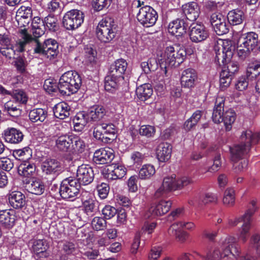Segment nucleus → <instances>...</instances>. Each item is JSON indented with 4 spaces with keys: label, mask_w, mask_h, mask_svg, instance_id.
Wrapping results in <instances>:
<instances>
[{
    "label": "nucleus",
    "mask_w": 260,
    "mask_h": 260,
    "mask_svg": "<svg viewBox=\"0 0 260 260\" xmlns=\"http://www.w3.org/2000/svg\"><path fill=\"white\" fill-rule=\"evenodd\" d=\"M112 0H92V5L97 11H101L109 6Z\"/></svg>",
    "instance_id": "774afa93"
},
{
    "label": "nucleus",
    "mask_w": 260,
    "mask_h": 260,
    "mask_svg": "<svg viewBox=\"0 0 260 260\" xmlns=\"http://www.w3.org/2000/svg\"><path fill=\"white\" fill-rule=\"evenodd\" d=\"M76 251V247L75 244L70 241H65L63 242L61 251L66 255H72L74 254Z\"/></svg>",
    "instance_id": "4d7b16f0"
},
{
    "label": "nucleus",
    "mask_w": 260,
    "mask_h": 260,
    "mask_svg": "<svg viewBox=\"0 0 260 260\" xmlns=\"http://www.w3.org/2000/svg\"><path fill=\"white\" fill-rule=\"evenodd\" d=\"M90 193L87 191H82L81 193V200L84 213L88 216L91 217L95 215L98 211V203L90 198L85 199V197L89 196Z\"/></svg>",
    "instance_id": "4be33fe9"
},
{
    "label": "nucleus",
    "mask_w": 260,
    "mask_h": 260,
    "mask_svg": "<svg viewBox=\"0 0 260 260\" xmlns=\"http://www.w3.org/2000/svg\"><path fill=\"white\" fill-rule=\"evenodd\" d=\"M197 79L198 76L196 71L190 68L187 69L181 74V84L184 88H192L194 86Z\"/></svg>",
    "instance_id": "6ab92c4d"
},
{
    "label": "nucleus",
    "mask_w": 260,
    "mask_h": 260,
    "mask_svg": "<svg viewBox=\"0 0 260 260\" xmlns=\"http://www.w3.org/2000/svg\"><path fill=\"white\" fill-rule=\"evenodd\" d=\"M47 115V111L45 109L36 108L29 112V119L33 122H43L46 119Z\"/></svg>",
    "instance_id": "79ce46f5"
},
{
    "label": "nucleus",
    "mask_w": 260,
    "mask_h": 260,
    "mask_svg": "<svg viewBox=\"0 0 260 260\" xmlns=\"http://www.w3.org/2000/svg\"><path fill=\"white\" fill-rule=\"evenodd\" d=\"M182 10L186 19L191 21L196 20L200 13L199 6L194 2L183 5Z\"/></svg>",
    "instance_id": "5701e85b"
},
{
    "label": "nucleus",
    "mask_w": 260,
    "mask_h": 260,
    "mask_svg": "<svg viewBox=\"0 0 260 260\" xmlns=\"http://www.w3.org/2000/svg\"><path fill=\"white\" fill-rule=\"evenodd\" d=\"M158 67L156 59L151 57L146 61H143L141 63V67L145 74H149L151 72L155 71Z\"/></svg>",
    "instance_id": "3c124183"
},
{
    "label": "nucleus",
    "mask_w": 260,
    "mask_h": 260,
    "mask_svg": "<svg viewBox=\"0 0 260 260\" xmlns=\"http://www.w3.org/2000/svg\"><path fill=\"white\" fill-rule=\"evenodd\" d=\"M3 137L6 142L16 144L22 141L24 135L19 129L14 127H8L4 130Z\"/></svg>",
    "instance_id": "a211bd4d"
},
{
    "label": "nucleus",
    "mask_w": 260,
    "mask_h": 260,
    "mask_svg": "<svg viewBox=\"0 0 260 260\" xmlns=\"http://www.w3.org/2000/svg\"><path fill=\"white\" fill-rule=\"evenodd\" d=\"M13 155L16 159L24 162L31 158V151L29 147H26L21 149L15 150L13 152Z\"/></svg>",
    "instance_id": "de8ad7c7"
},
{
    "label": "nucleus",
    "mask_w": 260,
    "mask_h": 260,
    "mask_svg": "<svg viewBox=\"0 0 260 260\" xmlns=\"http://www.w3.org/2000/svg\"><path fill=\"white\" fill-rule=\"evenodd\" d=\"M89 122L86 114L82 112L78 113L73 119L74 127L76 131H81L86 125V124Z\"/></svg>",
    "instance_id": "a18cd8bd"
},
{
    "label": "nucleus",
    "mask_w": 260,
    "mask_h": 260,
    "mask_svg": "<svg viewBox=\"0 0 260 260\" xmlns=\"http://www.w3.org/2000/svg\"><path fill=\"white\" fill-rule=\"evenodd\" d=\"M31 32L34 37L37 38L41 37L45 31V26L43 20L39 17H35L31 22Z\"/></svg>",
    "instance_id": "f704fd0d"
},
{
    "label": "nucleus",
    "mask_w": 260,
    "mask_h": 260,
    "mask_svg": "<svg viewBox=\"0 0 260 260\" xmlns=\"http://www.w3.org/2000/svg\"><path fill=\"white\" fill-rule=\"evenodd\" d=\"M127 66L126 61L123 59H117L111 65L109 72L119 78L124 79L123 75L126 70Z\"/></svg>",
    "instance_id": "2f4dec72"
},
{
    "label": "nucleus",
    "mask_w": 260,
    "mask_h": 260,
    "mask_svg": "<svg viewBox=\"0 0 260 260\" xmlns=\"http://www.w3.org/2000/svg\"><path fill=\"white\" fill-rule=\"evenodd\" d=\"M229 22L233 25H237L242 23L245 18L243 12L238 9L230 11L227 16Z\"/></svg>",
    "instance_id": "c9c22d12"
},
{
    "label": "nucleus",
    "mask_w": 260,
    "mask_h": 260,
    "mask_svg": "<svg viewBox=\"0 0 260 260\" xmlns=\"http://www.w3.org/2000/svg\"><path fill=\"white\" fill-rule=\"evenodd\" d=\"M44 48L45 54H50L54 56L57 54L58 44L54 39H48L44 41Z\"/></svg>",
    "instance_id": "8fccbe9b"
},
{
    "label": "nucleus",
    "mask_w": 260,
    "mask_h": 260,
    "mask_svg": "<svg viewBox=\"0 0 260 260\" xmlns=\"http://www.w3.org/2000/svg\"><path fill=\"white\" fill-rule=\"evenodd\" d=\"M258 35L254 32H249L242 35L239 40L241 47L247 48L253 51L257 46Z\"/></svg>",
    "instance_id": "aec40b11"
},
{
    "label": "nucleus",
    "mask_w": 260,
    "mask_h": 260,
    "mask_svg": "<svg viewBox=\"0 0 260 260\" xmlns=\"http://www.w3.org/2000/svg\"><path fill=\"white\" fill-rule=\"evenodd\" d=\"M9 202L14 208L20 209L25 204V197L20 191H12L9 195Z\"/></svg>",
    "instance_id": "c85d7f7f"
},
{
    "label": "nucleus",
    "mask_w": 260,
    "mask_h": 260,
    "mask_svg": "<svg viewBox=\"0 0 260 260\" xmlns=\"http://www.w3.org/2000/svg\"><path fill=\"white\" fill-rule=\"evenodd\" d=\"M72 140V149L78 153H82L84 151L86 145L83 140L75 135H74V138Z\"/></svg>",
    "instance_id": "864d4df0"
},
{
    "label": "nucleus",
    "mask_w": 260,
    "mask_h": 260,
    "mask_svg": "<svg viewBox=\"0 0 260 260\" xmlns=\"http://www.w3.org/2000/svg\"><path fill=\"white\" fill-rule=\"evenodd\" d=\"M35 165L27 161L22 162L18 167L19 174L27 178L32 177L35 173Z\"/></svg>",
    "instance_id": "58836bf2"
},
{
    "label": "nucleus",
    "mask_w": 260,
    "mask_h": 260,
    "mask_svg": "<svg viewBox=\"0 0 260 260\" xmlns=\"http://www.w3.org/2000/svg\"><path fill=\"white\" fill-rule=\"evenodd\" d=\"M171 152L172 147L169 144H160L156 151L157 159L161 162L167 161L170 158Z\"/></svg>",
    "instance_id": "473e14b6"
},
{
    "label": "nucleus",
    "mask_w": 260,
    "mask_h": 260,
    "mask_svg": "<svg viewBox=\"0 0 260 260\" xmlns=\"http://www.w3.org/2000/svg\"><path fill=\"white\" fill-rule=\"evenodd\" d=\"M16 220L15 211L12 209L0 210V225L6 229L12 228Z\"/></svg>",
    "instance_id": "b1692460"
},
{
    "label": "nucleus",
    "mask_w": 260,
    "mask_h": 260,
    "mask_svg": "<svg viewBox=\"0 0 260 260\" xmlns=\"http://www.w3.org/2000/svg\"><path fill=\"white\" fill-rule=\"evenodd\" d=\"M115 155L113 149L107 147L96 150L94 153L93 160L96 164H106L110 163Z\"/></svg>",
    "instance_id": "dca6fc26"
},
{
    "label": "nucleus",
    "mask_w": 260,
    "mask_h": 260,
    "mask_svg": "<svg viewBox=\"0 0 260 260\" xmlns=\"http://www.w3.org/2000/svg\"><path fill=\"white\" fill-rule=\"evenodd\" d=\"M102 211L105 219H111L117 213L116 208L110 205H106Z\"/></svg>",
    "instance_id": "e2e57ef3"
},
{
    "label": "nucleus",
    "mask_w": 260,
    "mask_h": 260,
    "mask_svg": "<svg viewBox=\"0 0 260 260\" xmlns=\"http://www.w3.org/2000/svg\"><path fill=\"white\" fill-rule=\"evenodd\" d=\"M12 97L18 104H26L28 99L26 93L21 89L13 90L12 91Z\"/></svg>",
    "instance_id": "603ef678"
},
{
    "label": "nucleus",
    "mask_w": 260,
    "mask_h": 260,
    "mask_svg": "<svg viewBox=\"0 0 260 260\" xmlns=\"http://www.w3.org/2000/svg\"><path fill=\"white\" fill-rule=\"evenodd\" d=\"M108 171L107 178L109 180H113L123 178L126 174V170L123 166L115 165L113 170H108Z\"/></svg>",
    "instance_id": "a19ab883"
},
{
    "label": "nucleus",
    "mask_w": 260,
    "mask_h": 260,
    "mask_svg": "<svg viewBox=\"0 0 260 260\" xmlns=\"http://www.w3.org/2000/svg\"><path fill=\"white\" fill-rule=\"evenodd\" d=\"M260 138V133H253L250 130L243 132L240 140V143L230 148L231 159L232 162L239 161L247 154L252 144L257 143Z\"/></svg>",
    "instance_id": "f03ea898"
},
{
    "label": "nucleus",
    "mask_w": 260,
    "mask_h": 260,
    "mask_svg": "<svg viewBox=\"0 0 260 260\" xmlns=\"http://www.w3.org/2000/svg\"><path fill=\"white\" fill-rule=\"evenodd\" d=\"M158 18L156 11L149 6L141 7L137 14L138 21L144 27H149L153 26Z\"/></svg>",
    "instance_id": "1a4fd4ad"
},
{
    "label": "nucleus",
    "mask_w": 260,
    "mask_h": 260,
    "mask_svg": "<svg viewBox=\"0 0 260 260\" xmlns=\"http://www.w3.org/2000/svg\"><path fill=\"white\" fill-rule=\"evenodd\" d=\"M84 15L82 12L77 9L68 11L64 15L62 19V25L67 30H73L83 23Z\"/></svg>",
    "instance_id": "6e6552de"
},
{
    "label": "nucleus",
    "mask_w": 260,
    "mask_h": 260,
    "mask_svg": "<svg viewBox=\"0 0 260 260\" xmlns=\"http://www.w3.org/2000/svg\"><path fill=\"white\" fill-rule=\"evenodd\" d=\"M81 84V79L77 73L68 71L60 78L58 88L63 95H70L77 92Z\"/></svg>",
    "instance_id": "20e7f679"
},
{
    "label": "nucleus",
    "mask_w": 260,
    "mask_h": 260,
    "mask_svg": "<svg viewBox=\"0 0 260 260\" xmlns=\"http://www.w3.org/2000/svg\"><path fill=\"white\" fill-rule=\"evenodd\" d=\"M94 177V174L92 168L89 165L83 164L78 167L75 179L80 183V185H86L93 181Z\"/></svg>",
    "instance_id": "ddd939ff"
},
{
    "label": "nucleus",
    "mask_w": 260,
    "mask_h": 260,
    "mask_svg": "<svg viewBox=\"0 0 260 260\" xmlns=\"http://www.w3.org/2000/svg\"><path fill=\"white\" fill-rule=\"evenodd\" d=\"M249 244L256 252L260 249V234L254 233L250 238Z\"/></svg>",
    "instance_id": "69168bd1"
},
{
    "label": "nucleus",
    "mask_w": 260,
    "mask_h": 260,
    "mask_svg": "<svg viewBox=\"0 0 260 260\" xmlns=\"http://www.w3.org/2000/svg\"><path fill=\"white\" fill-rule=\"evenodd\" d=\"M189 36L192 42L199 43L209 37V33L205 25L201 23H192L189 27Z\"/></svg>",
    "instance_id": "f8f14e48"
},
{
    "label": "nucleus",
    "mask_w": 260,
    "mask_h": 260,
    "mask_svg": "<svg viewBox=\"0 0 260 260\" xmlns=\"http://www.w3.org/2000/svg\"><path fill=\"white\" fill-rule=\"evenodd\" d=\"M232 76L228 71H223L220 74L219 83L220 87L222 89L229 86L232 78Z\"/></svg>",
    "instance_id": "5fc2aeb1"
},
{
    "label": "nucleus",
    "mask_w": 260,
    "mask_h": 260,
    "mask_svg": "<svg viewBox=\"0 0 260 260\" xmlns=\"http://www.w3.org/2000/svg\"><path fill=\"white\" fill-rule=\"evenodd\" d=\"M41 169L44 174L56 176L63 171L64 167L57 159L47 158L42 162Z\"/></svg>",
    "instance_id": "9b49d317"
},
{
    "label": "nucleus",
    "mask_w": 260,
    "mask_h": 260,
    "mask_svg": "<svg viewBox=\"0 0 260 260\" xmlns=\"http://www.w3.org/2000/svg\"><path fill=\"white\" fill-rule=\"evenodd\" d=\"M19 35H21V39H23V38L25 39L30 37V39L27 40V42L25 44L24 48L26 45L31 44L33 47L34 54L39 55L45 54V49L44 48V43L43 44H42L37 39L33 38L30 35L28 34L27 29L25 28L20 29L19 30Z\"/></svg>",
    "instance_id": "f3484780"
},
{
    "label": "nucleus",
    "mask_w": 260,
    "mask_h": 260,
    "mask_svg": "<svg viewBox=\"0 0 260 260\" xmlns=\"http://www.w3.org/2000/svg\"><path fill=\"white\" fill-rule=\"evenodd\" d=\"M155 133V129L154 127L149 125H142L139 129L140 135L147 138L153 137Z\"/></svg>",
    "instance_id": "bf43d9fd"
},
{
    "label": "nucleus",
    "mask_w": 260,
    "mask_h": 260,
    "mask_svg": "<svg viewBox=\"0 0 260 260\" xmlns=\"http://www.w3.org/2000/svg\"><path fill=\"white\" fill-rule=\"evenodd\" d=\"M223 204L228 207H232L235 202V191L233 188H226L222 199Z\"/></svg>",
    "instance_id": "09e8293b"
},
{
    "label": "nucleus",
    "mask_w": 260,
    "mask_h": 260,
    "mask_svg": "<svg viewBox=\"0 0 260 260\" xmlns=\"http://www.w3.org/2000/svg\"><path fill=\"white\" fill-rule=\"evenodd\" d=\"M44 89L49 93L59 90L58 84L51 79H47L45 81L44 84Z\"/></svg>",
    "instance_id": "680f3d73"
},
{
    "label": "nucleus",
    "mask_w": 260,
    "mask_h": 260,
    "mask_svg": "<svg viewBox=\"0 0 260 260\" xmlns=\"http://www.w3.org/2000/svg\"><path fill=\"white\" fill-rule=\"evenodd\" d=\"M258 68V66H251L247 70L246 75L240 77L236 84V88L239 91H243L247 88L248 85V79L250 78L255 77L257 75L256 73H252V71H255Z\"/></svg>",
    "instance_id": "bb28decb"
},
{
    "label": "nucleus",
    "mask_w": 260,
    "mask_h": 260,
    "mask_svg": "<svg viewBox=\"0 0 260 260\" xmlns=\"http://www.w3.org/2000/svg\"><path fill=\"white\" fill-rule=\"evenodd\" d=\"M70 107L64 102H60L55 105L53 108L54 116L60 119H64L70 115Z\"/></svg>",
    "instance_id": "72a5a7b5"
},
{
    "label": "nucleus",
    "mask_w": 260,
    "mask_h": 260,
    "mask_svg": "<svg viewBox=\"0 0 260 260\" xmlns=\"http://www.w3.org/2000/svg\"><path fill=\"white\" fill-rule=\"evenodd\" d=\"M106 225L107 222L102 217H95L91 221V226L96 231L103 230L106 228Z\"/></svg>",
    "instance_id": "6e6d98bb"
},
{
    "label": "nucleus",
    "mask_w": 260,
    "mask_h": 260,
    "mask_svg": "<svg viewBox=\"0 0 260 260\" xmlns=\"http://www.w3.org/2000/svg\"><path fill=\"white\" fill-rule=\"evenodd\" d=\"M192 180L188 177H177L175 174L167 176L164 178L162 183L169 191L180 190L191 184Z\"/></svg>",
    "instance_id": "9d476101"
},
{
    "label": "nucleus",
    "mask_w": 260,
    "mask_h": 260,
    "mask_svg": "<svg viewBox=\"0 0 260 260\" xmlns=\"http://www.w3.org/2000/svg\"><path fill=\"white\" fill-rule=\"evenodd\" d=\"M154 167L151 164H145L142 166L139 172V178L142 180L150 179L155 173Z\"/></svg>",
    "instance_id": "49530a36"
},
{
    "label": "nucleus",
    "mask_w": 260,
    "mask_h": 260,
    "mask_svg": "<svg viewBox=\"0 0 260 260\" xmlns=\"http://www.w3.org/2000/svg\"><path fill=\"white\" fill-rule=\"evenodd\" d=\"M123 79L113 75L109 72V74L105 78V89L110 92H113L119 88L120 83Z\"/></svg>",
    "instance_id": "7c9ffc66"
},
{
    "label": "nucleus",
    "mask_w": 260,
    "mask_h": 260,
    "mask_svg": "<svg viewBox=\"0 0 260 260\" xmlns=\"http://www.w3.org/2000/svg\"><path fill=\"white\" fill-rule=\"evenodd\" d=\"M117 27L113 19L110 17L103 18L96 27L95 34L98 39L104 43L111 42L116 36Z\"/></svg>",
    "instance_id": "39448f33"
},
{
    "label": "nucleus",
    "mask_w": 260,
    "mask_h": 260,
    "mask_svg": "<svg viewBox=\"0 0 260 260\" xmlns=\"http://www.w3.org/2000/svg\"><path fill=\"white\" fill-rule=\"evenodd\" d=\"M32 16V9L30 7L21 6L16 12V18L20 27L27 25Z\"/></svg>",
    "instance_id": "393cba45"
},
{
    "label": "nucleus",
    "mask_w": 260,
    "mask_h": 260,
    "mask_svg": "<svg viewBox=\"0 0 260 260\" xmlns=\"http://www.w3.org/2000/svg\"><path fill=\"white\" fill-rule=\"evenodd\" d=\"M182 221H179L172 224L168 230L170 235L176 236L179 233L183 230V226H181Z\"/></svg>",
    "instance_id": "338daca9"
},
{
    "label": "nucleus",
    "mask_w": 260,
    "mask_h": 260,
    "mask_svg": "<svg viewBox=\"0 0 260 260\" xmlns=\"http://www.w3.org/2000/svg\"><path fill=\"white\" fill-rule=\"evenodd\" d=\"M45 28L47 27L49 30L55 31L57 26V19L54 16L49 15L44 18L43 20Z\"/></svg>",
    "instance_id": "13d9d810"
},
{
    "label": "nucleus",
    "mask_w": 260,
    "mask_h": 260,
    "mask_svg": "<svg viewBox=\"0 0 260 260\" xmlns=\"http://www.w3.org/2000/svg\"><path fill=\"white\" fill-rule=\"evenodd\" d=\"M172 206L170 201L161 200L149 208L146 216L148 218H154L162 216L169 212Z\"/></svg>",
    "instance_id": "2eb2a0df"
},
{
    "label": "nucleus",
    "mask_w": 260,
    "mask_h": 260,
    "mask_svg": "<svg viewBox=\"0 0 260 260\" xmlns=\"http://www.w3.org/2000/svg\"><path fill=\"white\" fill-rule=\"evenodd\" d=\"M187 53L183 48L178 46H168L164 54V61L169 66H179L186 58Z\"/></svg>",
    "instance_id": "0eeeda50"
},
{
    "label": "nucleus",
    "mask_w": 260,
    "mask_h": 260,
    "mask_svg": "<svg viewBox=\"0 0 260 260\" xmlns=\"http://www.w3.org/2000/svg\"><path fill=\"white\" fill-rule=\"evenodd\" d=\"M224 106V99L223 97H217L215 101L212 113V119L215 123L221 122L222 117L226 111Z\"/></svg>",
    "instance_id": "cd10ccee"
},
{
    "label": "nucleus",
    "mask_w": 260,
    "mask_h": 260,
    "mask_svg": "<svg viewBox=\"0 0 260 260\" xmlns=\"http://www.w3.org/2000/svg\"><path fill=\"white\" fill-rule=\"evenodd\" d=\"M74 135H63L56 140V146L61 151L68 152L72 149Z\"/></svg>",
    "instance_id": "c756f323"
},
{
    "label": "nucleus",
    "mask_w": 260,
    "mask_h": 260,
    "mask_svg": "<svg viewBox=\"0 0 260 260\" xmlns=\"http://www.w3.org/2000/svg\"><path fill=\"white\" fill-rule=\"evenodd\" d=\"M21 39V35H19V38L16 41L14 45L6 47H0V53L6 57L11 59L15 57L17 52H22L24 51V45L30 37Z\"/></svg>",
    "instance_id": "4468645a"
},
{
    "label": "nucleus",
    "mask_w": 260,
    "mask_h": 260,
    "mask_svg": "<svg viewBox=\"0 0 260 260\" xmlns=\"http://www.w3.org/2000/svg\"><path fill=\"white\" fill-rule=\"evenodd\" d=\"M12 160L8 157L0 158V168L6 171H10L13 167Z\"/></svg>",
    "instance_id": "0e129e2a"
},
{
    "label": "nucleus",
    "mask_w": 260,
    "mask_h": 260,
    "mask_svg": "<svg viewBox=\"0 0 260 260\" xmlns=\"http://www.w3.org/2000/svg\"><path fill=\"white\" fill-rule=\"evenodd\" d=\"M236 113L234 110L228 109L225 111L222 117L221 122H223L226 131H229L231 129L232 124L236 119Z\"/></svg>",
    "instance_id": "c03bdc74"
},
{
    "label": "nucleus",
    "mask_w": 260,
    "mask_h": 260,
    "mask_svg": "<svg viewBox=\"0 0 260 260\" xmlns=\"http://www.w3.org/2000/svg\"><path fill=\"white\" fill-rule=\"evenodd\" d=\"M3 110L12 117H17L21 114V110L19 104L11 100L4 104Z\"/></svg>",
    "instance_id": "ea45409f"
},
{
    "label": "nucleus",
    "mask_w": 260,
    "mask_h": 260,
    "mask_svg": "<svg viewBox=\"0 0 260 260\" xmlns=\"http://www.w3.org/2000/svg\"><path fill=\"white\" fill-rule=\"evenodd\" d=\"M46 241L43 239H35L32 241L31 250L38 258H44L49 256Z\"/></svg>",
    "instance_id": "412c9836"
},
{
    "label": "nucleus",
    "mask_w": 260,
    "mask_h": 260,
    "mask_svg": "<svg viewBox=\"0 0 260 260\" xmlns=\"http://www.w3.org/2000/svg\"><path fill=\"white\" fill-rule=\"evenodd\" d=\"M80 188V183L75 178L68 177L61 182L59 193L62 198L73 201L79 194Z\"/></svg>",
    "instance_id": "423d86ee"
},
{
    "label": "nucleus",
    "mask_w": 260,
    "mask_h": 260,
    "mask_svg": "<svg viewBox=\"0 0 260 260\" xmlns=\"http://www.w3.org/2000/svg\"><path fill=\"white\" fill-rule=\"evenodd\" d=\"M136 92L138 99L145 101L152 95L153 90L150 84H144L137 88Z\"/></svg>",
    "instance_id": "4c0bfd02"
},
{
    "label": "nucleus",
    "mask_w": 260,
    "mask_h": 260,
    "mask_svg": "<svg viewBox=\"0 0 260 260\" xmlns=\"http://www.w3.org/2000/svg\"><path fill=\"white\" fill-rule=\"evenodd\" d=\"M105 114V109L100 106L93 107L91 110L86 114V116L89 121H98L101 120Z\"/></svg>",
    "instance_id": "37998d69"
},
{
    "label": "nucleus",
    "mask_w": 260,
    "mask_h": 260,
    "mask_svg": "<svg viewBox=\"0 0 260 260\" xmlns=\"http://www.w3.org/2000/svg\"><path fill=\"white\" fill-rule=\"evenodd\" d=\"M187 25L184 20L177 18L171 21L168 26L169 32L176 37L182 36L186 32Z\"/></svg>",
    "instance_id": "a878e982"
},
{
    "label": "nucleus",
    "mask_w": 260,
    "mask_h": 260,
    "mask_svg": "<svg viewBox=\"0 0 260 260\" xmlns=\"http://www.w3.org/2000/svg\"><path fill=\"white\" fill-rule=\"evenodd\" d=\"M25 187L29 192L36 195L42 194L45 190L44 183L39 179L32 180L30 183L26 184Z\"/></svg>",
    "instance_id": "e433bc0d"
},
{
    "label": "nucleus",
    "mask_w": 260,
    "mask_h": 260,
    "mask_svg": "<svg viewBox=\"0 0 260 260\" xmlns=\"http://www.w3.org/2000/svg\"><path fill=\"white\" fill-rule=\"evenodd\" d=\"M96 189L99 196L101 199H105L107 197L110 189L108 184L102 183L97 185Z\"/></svg>",
    "instance_id": "052dcab7"
},
{
    "label": "nucleus",
    "mask_w": 260,
    "mask_h": 260,
    "mask_svg": "<svg viewBox=\"0 0 260 260\" xmlns=\"http://www.w3.org/2000/svg\"><path fill=\"white\" fill-rule=\"evenodd\" d=\"M250 205L251 207L242 216L228 220V224L231 226H236L240 222H243L239 229L237 237L234 235L227 236L220 241L218 246L208 250L205 255L197 252L195 253L205 260H237L242 252L238 241L241 240L244 243L247 241L251 227V217L257 209L255 201H251Z\"/></svg>",
    "instance_id": "f257e3e1"
},
{
    "label": "nucleus",
    "mask_w": 260,
    "mask_h": 260,
    "mask_svg": "<svg viewBox=\"0 0 260 260\" xmlns=\"http://www.w3.org/2000/svg\"><path fill=\"white\" fill-rule=\"evenodd\" d=\"M222 44L215 46L214 51L215 52V60L220 64V62L223 64L228 63L227 69L222 70L228 71L230 74L233 75L236 73L239 69V65L237 62L229 61L232 58L234 51V47L232 45L230 42L225 41L222 42Z\"/></svg>",
    "instance_id": "7ed1b4c3"
}]
</instances>
